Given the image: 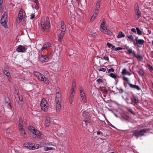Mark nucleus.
I'll return each instance as SVG.
<instances>
[{"label":"nucleus","instance_id":"2","mask_svg":"<svg viewBox=\"0 0 153 153\" xmlns=\"http://www.w3.org/2000/svg\"><path fill=\"white\" fill-rule=\"evenodd\" d=\"M50 27V21L48 18H47L45 21L41 22V29L43 31H48Z\"/></svg>","mask_w":153,"mask_h":153},{"label":"nucleus","instance_id":"12","mask_svg":"<svg viewBox=\"0 0 153 153\" xmlns=\"http://www.w3.org/2000/svg\"><path fill=\"white\" fill-rule=\"evenodd\" d=\"M23 10L22 9H21L18 14V18L17 19V21L20 22L24 18V16H23Z\"/></svg>","mask_w":153,"mask_h":153},{"label":"nucleus","instance_id":"10","mask_svg":"<svg viewBox=\"0 0 153 153\" xmlns=\"http://www.w3.org/2000/svg\"><path fill=\"white\" fill-rule=\"evenodd\" d=\"M38 58L40 61L41 62H47L49 59L48 57L46 55H43L42 54L39 55Z\"/></svg>","mask_w":153,"mask_h":153},{"label":"nucleus","instance_id":"62","mask_svg":"<svg viewBox=\"0 0 153 153\" xmlns=\"http://www.w3.org/2000/svg\"><path fill=\"white\" fill-rule=\"evenodd\" d=\"M132 53L133 54V55L135 57V56L136 55V54L135 52L134 51H133Z\"/></svg>","mask_w":153,"mask_h":153},{"label":"nucleus","instance_id":"52","mask_svg":"<svg viewBox=\"0 0 153 153\" xmlns=\"http://www.w3.org/2000/svg\"><path fill=\"white\" fill-rule=\"evenodd\" d=\"M102 80L101 79H98L97 80V82H98V83L102 82Z\"/></svg>","mask_w":153,"mask_h":153},{"label":"nucleus","instance_id":"18","mask_svg":"<svg viewBox=\"0 0 153 153\" xmlns=\"http://www.w3.org/2000/svg\"><path fill=\"white\" fill-rule=\"evenodd\" d=\"M76 88V85L75 82L72 83V88L70 91V93L71 95H73L74 93V89Z\"/></svg>","mask_w":153,"mask_h":153},{"label":"nucleus","instance_id":"51","mask_svg":"<svg viewBox=\"0 0 153 153\" xmlns=\"http://www.w3.org/2000/svg\"><path fill=\"white\" fill-rule=\"evenodd\" d=\"M128 51L130 54L132 53L133 52V51H132V49H130L128 50Z\"/></svg>","mask_w":153,"mask_h":153},{"label":"nucleus","instance_id":"30","mask_svg":"<svg viewBox=\"0 0 153 153\" xmlns=\"http://www.w3.org/2000/svg\"><path fill=\"white\" fill-rule=\"evenodd\" d=\"M138 74L141 76H143L144 75V71L141 69H139L138 71Z\"/></svg>","mask_w":153,"mask_h":153},{"label":"nucleus","instance_id":"57","mask_svg":"<svg viewBox=\"0 0 153 153\" xmlns=\"http://www.w3.org/2000/svg\"><path fill=\"white\" fill-rule=\"evenodd\" d=\"M132 42H133V44H134V45L135 46H136V45L138 44L137 43V42H135V40H134L133 41H132Z\"/></svg>","mask_w":153,"mask_h":153},{"label":"nucleus","instance_id":"21","mask_svg":"<svg viewBox=\"0 0 153 153\" xmlns=\"http://www.w3.org/2000/svg\"><path fill=\"white\" fill-rule=\"evenodd\" d=\"M129 85L131 88L137 89V90L139 91L141 89L140 87L138 85H133L131 83L129 84Z\"/></svg>","mask_w":153,"mask_h":153},{"label":"nucleus","instance_id":"36","mask_svg":"<svg viewBox=\"0 0 153 153\" xmlns=\"http://www.w3.org/2000/svg\"><path fill=\"white\" fill-rule=\"evenodd\" d=\"M136 29L137 30V33L138 35H140L142 34V31L140 30L138 27H136Z\"/></svg>","mask_w":153,"mask_h":153},{"label":"nucleus","instance_id":"1","mask_svg":"<svg viewBox=\"0 0 153 153\" xmlns=\"http://www.w3.org/2000/svg\"><path fill=\"white\" fill-rule=\"evenodd\" d=\"M149 132V130L146 128L143 129H137L132 131V135L138 138L144 135L145 133Z\"/></svg>","mask_w":153,"mask_h":153},{"label":"nucleus","instance_id":"31","mask_svg":"<svg viewBox=\"0 0 153 153\" xmlns=\"http://www.w3.org/2000/svg\"><path fill=\"white\" fill-rule=\"evenodd\" d=\"M79 91L81 96H85L84 92L83 91V89L82 88L80 87L79 88Z\"/></svg>","mask_w":153,"mask_h":153},{"label":"nucleus","instance_id":"25","mask_svg":"<svg viewBox=\"0 0 153 153\" xmlns=\"http://www.w3.org/2000/svg\"><path fill=\"white\" fill-rule=\"evenodd\" d=\"M65 34V33L60 32L59 34L58 35V41L59 42H62V38L64 36Z\"/></svg>","mask_w":153,"mask_h":153},{"label":"nucleus","instance_id":"4","mask_svg":"<svg viewBox=\"0 0 153 153\" xmlns=\"http://www.w3.org/2000/svg\"><path fill=\"white\" fill-rule=\"evenodd\" d=\"M40 106L41 109L45 112H47L49 109V105L47 101L44 98L42 100Z\"/></svg>","mask_w":153,"mask_h":153},{"label":"nucleus","instance_id":"14","mask_svg":"<svg viewBox=\"0 0 153 153\" xmlns=\"http://www.w3.org/2000/svg\"><path fill=\"white\" fill-rule=\"evenodd\" d=\"M55 144L54 143H52L51 142H50L47 141H43L40 144L41 146H42L44 145L48 146H54Z\"/></svg>","mask_w":153,"mask_h":153},{"label":"nucleus","instance_id":"29","mask_svg":"<svg viewBox=\"0 0 153 153\" xmlns=\"http://www.w3.org/2000/svg\"><path fill=\"white\" fill-rule=\"evenodd\" d=\"M107 45L108 47L109 48L112 49H114L115 48V46L110 43H107Z\"/></svg>","mask_w":153,"mask_h":153},{"label":"nucleus","instance_id":"13","mask_svg":"<svg viewBox=\"0 0 153 153\" xmlns=\"http://www.w3.org/2000/svg\"><path fill=\"white\" fill-rule=\"evenodd\" d=\"M52 45L50 43H47L45 44L43 46L42 48L41 49V51H42L45 49H48L52 47Z\"/></svg>","mask_w":153,"mask_h":153},{"label":"nucleus","instance_id":"32","mask_svg":"<svg viewBox=\"0 0 153 153\" xmlns=\"http://www.w3.org/2000/svg\"><path fill=\"white\" fill-rule=\"evenodd\" d=\"M3 73L7 76H10V73L7 70H4L3 71Z\"/></svg>","mask_w":153,"mask_h":153},{"label":"nucleus","instance_id":"48","mask_svg":"<svg viewBox=\"0 0 153 153\" xmlns=\"http://www.w3.org/2000/svg\"><path fill=\"white\" fill-rule=\"evenodd\" d=\"M135 57H136L137 59H142L141 56L140 55H136V56H135Z\"/></svg>","mask_w":153,"mask_h":153},{"label":"nucleus","instance_id":"53","mask_svg":"<svg viewBox=\"0 0 153 153\" xmlns=\"http://www.w3.org/2000/svg\"><path fill=\"white\" fill-rule=\"evenodd\" d=\"M131 31L135 33H136V29L134 28H132L131 29Z\"/></svg>","mask_w":153,"mask_h":153},{"label":"nucleus","instance_id":"44","mask_svg":"<svg viewBox=\"0 0 153 153\" xmlns=\"http://www.w3.org/2000/svg\"><path fill=\"white\" fill-rule=\"evenodd\" d=\"M114 70L112 68H111L110 69H109L108 70V73H109L111 72H114Z\"/></svg>","mask_w":153,"mask_h":153},{"label":"nucleus","instance_id":"50","mask_svg":"<svg viewBox=\"0 0 153 153\" xmlns=\"http://www.w3.org/2000/svg\"><path fill=\"white\" fill-rule=\"evenodd\" d=\"M95 17H93L92 16L91 18V19L90 20V22H92L94 20V19H95Z\"/></svg>","mask_w":153,"mask_h":153},{"label":"nucleus","instance_id":"58","mask_svg":"<svg viewBox=\"0 0 153 153\" xmlns=\"http://www.w3.org/2000/svg\"><path fill=\"white\" fill-rule=\"evenodd\" d=\"M88 123H86V121L85 120L84 121V123H83V125H84L85 124L86 126H88Z\"/></svg>","mask_w":153,"mask_h":153},{"label":"nucleus","instance_id":"26","mask_svg":"<svg viewBox=\"0 0 153 153\" xmlns=\"http://www.w3.org/2000/svg\"><path fill=\"white\" fill-rule=\"evenodd\" d=\"M125 36V35L122 32H120L118 33V35L117 36V38H120L122 37H124Z\"/></svg>","mask_w":153,"mask_h":153},{"label":"nucleus","instance_id":"43","mask_svg":"<svg viewBox=\"0 0 153 153\" xmlns=\"http://www.w3.org/2000/svg\"><path fill=\"white\" fill-rule=\"evenodd\" d=\"M98 70L99 71L105 72L106 71V69L104 68H99Z\"/></svg>","mask_w":153,"mask_h":153},{"label":"nucleus","instance_id":"61","mask_svg":"<svg viewBox=\"0 0 153 153\" xmlns=\"http://www.w3.org/2000/svg\"><path fill=\"white\" fill-rule=\"evenodd\" d=\"M10 130L9 129V128H8L6 130V133H9V132H10Z\"/></svg>","mask_w":153,"mask_h":153},{"label":"nucleus","instance_id":"6","mask_svg":"<svg viewBox=\"0 0 153 153\" xmlns=\"http://www.w3.org/2000/svg\"><path fill=\"white\" fill-rule=\"evenodd\" d=\"M134 10L136 14L135 19L136 20H137L141 16V14L139 10L138 4L137 3H136L135 4Z\"/></svg>","mask_w":153,"mask_h":153},{"label":"nucleus","instance_id":"24","mask_svg":"<svg viewBox=\"0 0 153 153\" xmlns=\"http://www.w3.org/2000/svg\"><path fill=\"white\" fill-rule=\"evenodd\" d=\"M31 145L32 146V148H31V149H32V150L37 149L39 148V145L37 144H33L32 143Z\"/></svg>","mask_w":153,"mask_h":153},{"label":"nucleus","instance_id":"42","mask_svg":"<svg viewBox=\"0 0 153 153\" xmlns=\"http://www.w3.org/2000/svg\"><path fill=\"white\" fill-rule=\"evenodd\" d=\"M123 117L124 119H125L126 120H128L129 119V117L128 116L126 115V114H124L123 116Z\"/></svg>","mask_w":153,"mask_h":153},{"label":"nucleus","instance_id":"5","mask_svg":"<svg viewBox=\"0 0 153 153\" xmlns=\"http://www.w3.org/2000/svg\"><path fill=\"white\" fill-rule=\"evenodd\" d=\"M61 100V96H56L55 99L56 108V111L58 113L59 112L60 110Z\"/></svg>","mask_w":153,"mask_h":153},{"label":"nucleus","instance_id":"46","mask_svg":"<svg viewBox=\"0 0 153 153\" xmlns=\"http://www.w3.org/2000/svg\"><path fill=\"white\" fill-rule=\"evenodd\" d=\"M114 49L116 51H119V50L122 49V48L120 47H117V48L115 47V48Z\"/></svg>","mask_w":153,"mask_h":153},{"label":"nucleus","instance_id":"45","mask_svg":"<svg viewBox=\"0 0 153 153\" xmlns=\"http://www.w3.org/2000/svg\"><path fill=\"white\" fill-rule=\"evenodd\" d=\"M103 59L108 62H109V58L108 57L106 56H105L103 57Z\"/></svg>","mask_w":153,"mask_h":153},{"label":"nucleus","instance_id":"7","mask_svg":"<svg viewBox=\"0 0 153 153\" xmlns=\"http://www.w3.org/2000/svg\"><path fill=\"white\" fill-rule=\"evenodd\" d=\"M28 129L31 132L36 135L37 138H39L41 137V134L39 131L37 130L35 128L32 126H30L28 127Z\"/></svg>","mask_w":153,"mask_h":153},{"label":"nucleus","instance_id":"56","mask_svg":"<svg viewBox=\"0 0 153 153\" xmlns=\"http://www.w3.org/2000/svg\"><path fill=\"white\" fill-rule=\"evenodd\" d=\"M97 135H101L102 134V132H101L100 131H98L97 132Z\"/></svg>","mask_w":153,"mask_h":153},{"label":"nucleus","instance_id":"37","mask_svg":"<svg viewBox=\"0 0 153 153\" xmlns=\"http://www.w3.org/2000/svg\"><path fill=\"white\" fill-rule=\"evenodd\" d=\"M123 79L124 80L126 81L127 82L128 85H129V84H130V81L127 78L123 76Z\"/></svg>","mask_w":153,"mask_h":153},{"label":"nucleus","instance_id":"27","mask_svg":"<svg viewBox=\"0 0 153 153\" xmlns=\"http://www.w3.org/2000/svg\"><path fill=\"white\" fill-rule=\"evenodd\" d=\"M137 41V43L140 45H143L145 42V41L143 39H139Z\"/></svg>","mask_w":153,"mask_h":153},{"label":"nucleus","instance_id":"22","mask_svg":"<svg viewBox=\"0 0 153 153\" xmlns=\"http://www.w3.org/2000/svg\"><path fill=\"white\" fill-rule=\"evenodd\" d=\"M50 124V121L49 118H46L45 120L44 123V125L45 127L48 126Z\"/></svg>","mask_w":153,"mask_h":153},{"label":"nucleus","instance_id":"47","mask_svg":"<svg viewBox=\"0 0 153 153\" xmlns=\"http://www.w3.org/2000/svg\"><path fill=\"white\" fill-rule=\"evenodd\" d=\"M30 19H33L35 17V15L33 14H32L30 15Z\"/></svg>","mask_w":153,"mask_h":153},{"label":"nucleus","instance_id":"16","mask_svg":"<svg viewBox=\"0 0 153 153\" xmlns=\"http://www.w3.org/2000/svg\"><path fill=\"white\" fill-rule=\"evenodd\" d=\"M61 32L65 33L66 30V26L64 22L62 21L61 22Z\"/></svg>","mask_w":153,"mask_h":153},{"label":"nucleus","instance_id":"38","mask_svg":"<svg viewBox=\"0 0 153 153\" xmlns=\"http://www.w3.org/2000/svg\"><path fill=\"white\" fill-rule=\"evenodd\" d=\"M109 76H110L112 78H114V79H116L117 78V76L116 75L113 73H111L109 75Z\"/></svg>","mask_w":153,"mask_h":153},{"label":"nucleus","instance_id":"35","mask_svg":"<svg viewBox=\"0 0 153 153\" xmlns=\"http://www.w3.org/2000/svg\"><path fill=\"white\" fill-rule=\"evenodd\" d=\"M98 12H98V11H95V10H94V11H93V13H94L92 16L95 18L97 16V15Z\"/></svg>","mask_w":153,"mask_h":153},{"label":"nucleus","instance_id":"8","mask_svg":"<svg viewBox=\"0 0 153 153\" xmlns=\"http://www.w3.org/2000/svg\"><path fill=\"white\" fill-rule=\"evenodd\" d=\"M23 123V122L22 119L21 117L19 118V124L18 125V127L19 130H20L21 134L22 135L26 134V133L25 131V130L22 128Z\"/></svg>","mask_w":153,"mask_h":153},{"label":"nucleus","instance_id":"59","mask_svg":"<svg viewBox=\"0 0 153 153\" xmlns=\"http://www.w3.org/2000/svg\"><path fill=\"white\" fill-rule=\"evenodd\" d=\"M7 78H8V81L9 82H10L11 81V78L10 77V75L9 76H7Z\"/></svg>","mask_w":153,"mask_h":153},{"label":"nucleus","instance_id":"23","mask_svg":"<svg viewBox=\"0 0 153 153\" xmlns=\"http://www.w3.org/2000/svg\"><path fill=\"white\" fill-rule=\"evenodd\" d=\"M121 73L123 75H128V76H130L131 74V73L127 71L126 69H123L121 72Z\"/></svg>","mask_w":153,"mask_h":153},{"label":"nucleus","instance_id":"63","mask_svg":"<svg viewBox=\"0 0 153 153\" xmlns=\"http://www.w3.org/2000/svg\"><path fill=\"white\" fill-rule=\"evenodd\" d=\"M139 39H138V37H137L134 40L135 41H136V42H137L138 41H137Z\"/></svg>","mask_w":153,"mask_h":153},{"label":"nucleus","instance_id":"11","mask_svg":"<svg viewBox=\"0 0 153 153\" xmlns=\"http://www.w3.org/2000/svg\"><path fill=\"white\" fill-rule=\"evenodd\" d=\"M15 99L17 102L21 106V107L23 108L24 107L23 105V101L22 96H15Z\"/></svg>","mask_w":153,"mask_h":153},{"label":"nucleus","instance_id":"20","mask_svg":"<svg viewBox=\"0 0 153 153\" xmlns=\"http://www.w3.org/2000/svg\"><path fill=\"white\" fill-rule=\"evenodd\" d=\"M31 144H32L31 143H26L24 144V147L27 149L32 150L31 149V148H32Z\"/></svg>","mask_w":153,"mask_h":153},{"label":"nucleus","instance_id":"55","mask_svg":"<svg viewBox=\"0 0 153 153\" xmlns=\"http://www.w3.org/2000/svg\"><path fill=\"white\" fill-rule=\"evenodd\" d=\"M39 8V4H36V5L35 6V8L37 10Z\"/></svg>","mask_w":153,"mask_h":153},{"label":"nucleus","instance_id":"15","mask_svg":"<svg viewBox=\"0 0 153 153\" xmlns=\"http://www.w3.org/2000/svg\"><path fill=\"white\" fill-rule=\"evenodd\" d=\"M25 48L21 45H19L16 49V51L19 52H24L26 50Z\"/></svg>","mask_w":153,"mask_h":153},{"label":"nucleus","instance_id":"40","mask_svg":"<svg viewBox=\"0 0 153 153\" xmlns=\"http://www.w3.org/2000/svg\"><path fill=\"white\" fill-rule=\"evenodd\" d=\"M82 101L84 103H85L86 102V96H81Z\"/></svg>","mask_w":153,"mask_h":153},{"label":"nucleus","instance_id":"34","mask_svg":"<svg viewBox=\"0 0 153 153\" xmlns=\"http://www.w3.org/2000/svg\"><path fill=\"white\" fill-rule=\"evenodd\" d=\"M132 101L135 103H137L138 102V100L136 98L133 97L131 98Z\"/></svg>","mask_w":153,"mask_h":153},{"label":"nucleus","instance_id":"19","mask_svg":"<svg viewBox=\"0 0 153 153\" xmlns=\"http://www.w3.org/2000/svg\"><path fill=\"white\" fill-rule=\"evenodd\" d=\"M101 31L108 35H111L112 34V32L109 30L108 29L106 28V29H103L101 30Z\"/></svg>","mask_w":153,"mask_h":153},{"label":"nucleus","instance_id":"39","mask_svg":"<svg viewBox=\"0 0 153 153\" xmlns=\"http://www.w3.org/2000/svg\"><path fill=\"white\" fill-rule=\"evenodd\" d=\"M127 110L129 112H130L131 114H134V112L132 111L131 109L129 108H126Z\"/></svg>","mask_w":153,"mask_h":153},{"label":"nucleus","instance_id":"60","mask_svg":"<svg viewBox=\"0 0 153 153\" xmlns=\"http://www.w3.org/2000/svg\"><path fill=\"white\" fill-rule=\"evenodd\" d=\"M33 1L36 4H38L39 3L38 0H33Z\"/></svg>","mask_w":153,"mask_h":153},{"label":"nucleus","instance_id":"9","mask_svg":"<svg viewBox=\"0 0 153 153\" xmlns=\"http://www.w3.org/2000/svg\"><path fill=\"white\" fill-rule=\"evenodd\" d=\"M7 14L6 13H4L3 15L1 22L2 25L5 27L7 26Z\"/></svg>","mask_w":153,"mask_h":153},{"label":"nucleus","instance_id":"28","mask_svg":"<svg viewBox=\"0 0 153 153\" xmlns=\"http://www.w3.org/2000/svg\"><path fill=\"white\" fill-rule=\"evenodd\" d=\"M52 149H54L52 147H44V150L45 151H47L48 150H50Z\"/></svg>","mask_w":153,"mask_h":153},{"label":"nucleus","instance_id":"49","mask_svg":"<svg viewBox=\"0 0 153 153\" xmlns=\"http://www.w3.org/2000/svg\"><path fill=\"white\" fill-rule=\"evenodd\" d=\"M3 2V0H0V9L1 8L2 4Z\"/></svg>","mask_w":153,"mask_h":153},{"label":"nucleus","instance_id":"64","mask_svg":"<svg viewBox=\"0 0 153 153\" xmlns=\"http://www.w3.org/2000/svg\"><path fill=\"white\" fill-rule=\"evenodd\" d=\"M119 90L120 92H123V90L121 89H120Z\"/></svg>","mask_w":153,"mask_h":153},{"label":"nucleus","instance_id":"3","mask_svg":"<svg viewBox=\"0 0 153 153\" xmlns=\"http://www.w3.org/2000/svg\"><path fill=\"white\" fill-rule=\"evenodd\" d=\"M33 73L34 75L37 77L39 79L43 81L44 83H46L47 84H49L48 79L47 78L45 77L44 75L37 71H34Z\"/></svg>","mask_w":153,"mask_h":153},{"label":"nucleus","instance_id":"17","mask_svg":"<svg viewBox=\"0 0 153 153\" xmlns=\"http://www.w3.org/2000/svg\"><path fill=\"white\" fill-rule=\"evenodd\" d=\"M101 3V0H98L95 6V9L94 10L97 11L99 12V9L100 7V4Z\"/></svg>","mask_w":153,"mask_h":153},{"label":"nucleus","instance_id":"41","mask_svg":"<svg viewBox=\"0 0 153 153\" xmlns=\"http://www.w3.org/2000/svg\"><path fill=\"white\" fill-rule=\"evenodd\" d=\"M128 38L130 39L131 41H133L134 38L132 35H130L127 36Z\"/></svg>","mask_w":153,"mask_h":153},{"label":"nucleus","instance_id":"33","mask_svg":"<svg viewBox=\"0 0 153 153\" xmlns=\"http://www.w3.org/2000/svg\"><path fill=\"white\" fill-rule=\"evenodd\" d=\"M105 24V23L103 21L102 23L101 26H100V29L101 31V30L103 29H106V27H104V26Z\"/></svg>","mask_w":153,"mask_h":153},{"label":"nucleus","instance_id":"54","mask_svg":"<svg viewBox=\"0 0 153 153\" xmlns=\"http://www.w3.org/2000/svg\"><path fill=\"white\" fill-rule=\"evenodd\" d=\"M100 88L101 90L104 93H106L107 91L105 89H104L103 88Z\"/></svg>","mask_w":153,"mask_h":153}]
</instances>
